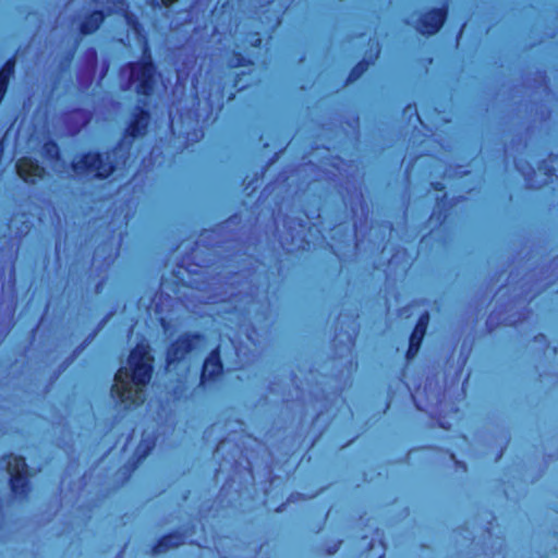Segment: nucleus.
<instances>
[{"label":"nucleus","mask_w":558,"mask_h":558,"mask_svg":"<svg viewBox=\"0 0 558 558\" xmlns=\"http://www.w3.org/2000/svg\"><path fill=\"white\" fill-rule=\"evenodd\" d=\"M153 357L148 353V347L136 345L130 353L126 365L121 366L114 375V384L111 393L122 403L138 405L144 402L142 389H134V386H146L153 373Z\"/></svg>","instance_id":"nucleus-1"},{"label":"nucleus","mask_w":558,"mask_h":558,"mask_svg":"<svg viewBox=\"0 0 558 558\" xmlns=\"http://www.w3.org/2000/svg\"><path fill=\"white\" fill-rule=\"evenodd\" d=\"M129 158L123 144L109 151H88L75 156L71 168L75 177L84 180H105L121 169Z\"/></svg>","instance_id":"nucleus-2"},{"label":"nucleus","mask_w":558,"mask_h":558,"mask_svg":"<svg viewBox=\"0 0 558 558\" xmlns=\"http://www.w3.org/2000/svg\"><path fill=\"white\" fill-rule=\"evenodd\" d=\"M121 86L137 94L149 95L155 84V68L151 62H133L121 69Z\"/></svg>","instance_id":"nucleus-3"},{"label":"nucleus","mask_w":558,"mask_h":558,"mask_svg":"<svg viewBox=\"0 0 558 558\" xmlns=\"http://www.w3.org/2000/svg\"><path fill=\"white\" fill-rule=\"evenodd\" d=\"M5 482L11 494L24 497L28 492L27 464L23 457L13 454L0 459V483Z\"/></svg>","instance_id":"nucleus-4"},{"label":"nucleus","mask_w":558,"mask_h":558,"mask_svg":"<svg viewBox=\"0 0 558 558\" xmlns=\"http://www.w3.org/2000/svg\"><path fill=\"white\" fill-rule=\"evenodd\" d=\"M204 343L202 333H184L180 336L167 350V363L171 365L185 359V356L198 350Z\"/></svg>","instance_id":"nucleus-5"},{"label":"nucleus","mask_w":558,"mask_h":558,"mask_svg":"<svg viewBox=\"0 0 558 558\" xmlns=\"http://www.w3.org/2000/svg\"><path fill=\"white\" fill-rule=\"evenodd\" d=\"M233 349V343L229 341L223 344L220 343L215 350L210 352L207 359L204 362L202 375H201V385H205L207 380L216 379L222 372V362H221V353L222 350Z\"/></svg>","instance_id":"nucleus-6"},{"label":"nucleus","mask_w":558,"mask_h":558,"mask_svg":"<svg viewBox=\"0 0 558 558\" xmlns=\"http://www.w3.org/2000/svg\"><path fill=\"white\" fill-rule=\"evenodd\" d=\"M98 63L97 51L88 48L82 58V65L77 74V81L83 89H87L93 83Z\"/></svg>","instance_id":"nucleus-7"},{"label":"nucleus","mask_w":558,"mask_h":558,"mask_svg":"<svg viewBox=\"0 0 558 558\" xmlns=\"http://www.w3.org/2000/svg\"><path fill=\"white\" fill-rule=\"evenodd\" d=\"M17 174L27 183H36L39 179H43L46 174V170L41 167L37 160L32 158L23 157L17 160L15 165Z\"/></svg>","instance_id":"nucleus-8"},{"label":"nucleus","mask_w":558,"mask_h":558,"mask_svg":"<svg viewBox=\"0 0 558 558\" xmlns=\"http://www.w3.org/2000/svg\"><path fill=\"white\" fill-rule=\"evenodd\" d=\"M92 119V112L86 109H74L63 114L62 121L71 136L76 135Z\"/></svg>","instance_id":"nucleus-9"},{"label":"nucleus","mask_w":558,"mask_h":558,"mask_svg":"<svg viewBox=\"0 0 558 558\" xmlns=\"http://www.w3.org/2000/svg\"><path fill=\"white\" fill-rule=\"evenodd\" d=\"M445 17V11L435 9L420 19L416 29L422 34H435L444 24Z\"/></svg>","instance_id":"nucleus-10"},{"label":"nucleus","mask_w":558,"mask_h":558,"mask_svg":"<svg viewBox=\"0 0 558 558\" xmlns=\"http://www.w3.org/2000/svg\"><path fill=\"white\" fill-rule=\"evenodd\" d=\"M149 123V114L146 111L140 110L134 114L126 133L130 137L135 138L145 134Z\"/></svg>","instance_id":"nucleus-11"},{"label":"nucleus","mask_w":558,"mask_h":558,"mask_svg":"<svg viewBox=\"0 0 558 558\" xmlns=\"http://www.w3.org/2000/svg\"><path fill=\"white\" fill-rule=\"evenodd\" d=\"M184 534L180 532L171 533L163 536L153 548L154 555H159L168 551L171 548H175L184 543Z\"/></svg>","instance_id":"nucleus-12"},{"label":"nucleus","mask_w":558,"mask_h":558,"mask_svg":"<svg viewBox=\"0 0 558 558\" xmlns=\"http://www.w3.org/2000/svg\"><path fill=\"white\" fill-rule=\"evenodd\" d=\"M105 15L100 10H96L84 19L80 25V32L83 35H89L96 32L104 22Z\"/></svg>","instance_id":"nucleus-13"},{"label":"nucleus","mask_w":558,"mask_h":558,"mask_svg":"<svg viewBox=\"0 0 558 558\" xmlns=\"http://www.w3.org/2000/svg\"><path fill=\"white\" fill-rule=\"evenodd\" d=\"M423 337H424V333H418L415 330L412 331V333L410 336V340H409V349L407 352L408 360H412L416 355V353L420 349L421 342L423 340Z\"/></svg>","instance_id":"nucleus-14"},{"label":"nucleus","mask_w":558,"mask_h":558,"mask_svg":"<svg viewBox=\"0 0 558 558\" xmlns=\"http://www.w3.org/2000/svg\"><path fill=\"white\" fill-rule=\"evenodd\" d=\"M107 319H104L96 331H94L92 335H89L83 342V344L81 347H78L72 354L71 357L66 359L64 361V363L62 364V368L65 369L74 360L75 357L77 356V354L83 350V348L85 345H87L90 341H93V339L96 337L97 332L104 327V325L106 324Z\"/></svg>","instance_id":"nucleus-15"},{"label":"nucleus","mask_w":558,"mask_h":558,"mask_svg":"<svg viewBox=\"0 0 558 558\" xmlns=\"http://www.w3.org/2000/svg\"><path fill=\"white\" fill-rule=\"evenodd\" d=\"M43 155L51 161L58 160L60 157L58 145L52 141L46 142L43 146Z\"/></svg>","instance_id":"nucleus-16"},{"label":"nucleus","mask_w":558,"mask_h":558,"mask_svg":"<svg viewBox=\"0 0 558 558\" xmlns=\"http://www.w3.org/2000/svg\"><path fill=\"white\" fill-rule=\"evenodd\" d=\"M371 63V61L368 60H363L362 62H360L350 73L349 75V78L348 81L349 82H354L355 80H357L367 69L368 64Z\"/></svg>","instance_id":"nucleus-17"},{"label":"nucleus","mask_w":558,"mask_h":558,"mask_svg":"<svg viewBox=\"0 0 558 558\" xmlns=\"http://www.w3.org/2000/svg\"><path fill=\"white\" fill-rule=\"evenodd\" d=\"M153 446V441L144 440L143 442L140 444L137 452L141 454V457H145Z\"/></svg>","instance_id":"nucleus-18"},{"label":"nucleus","mask_w":558,"mask_h":558,"mask_svg":"<svg viewBox=\"0 0 558 558\" xmlns=\"http://www.w3.org/2000/svg\"><path fill=\"white\" fill-rule=\"evenodd\" d=\"M428 322H429V314L427 312H425L424 314L421 315L417 323L421 324V326H423V325L427 326Z\"/></svg>","instance_id":"nucleus-19"},{"label":"nucleus","mask_w":558,"mask_h":558,"mask_svg":"<svg viewBox=\"0 0 558 558\" xmlns=\"http://www.w3.org/2000/svg\"><path fill=\"white\" fill-rule=\"evenodd\" d=\"M426 328H427L426 325L421 326V324L417 323L415 328H414V330L417 331L418 333H424L425 335Z\"/></svg>","instance_id":"nucleus-20"},{"label":"nucleus","mask_w":558,"mask_h":558,"mask_svg":"<svg viewBox=\"0 0 558 558\" xmlns=\"http://www.w3.org/2000/svg\"><path fill=\"white\" fill-rule=\"evenodd\" d=\"M149 5L153 8L159 7V0H146Z\"/></svg>","instance_id":"nucleus-21"},{"label":"nucleus","mask_w":558,"mask_h":558,"mask_svg":"<svg viewBox=\"0 0 558 558\" xmlns=\"http://www.w3.org/2000/svg\"><path fill=\"white\" fill-rule=\"evenodd\" d=\"M177 0H161V2L166 5V7H170L172 3H174Z\"/></svg>","instance_id":"nucleus-22"},{"label":"nucleus","mask_w":558,"mask_h":558,"mask_svg":"<svg viewBox=\"0 0 558 558\" xmlns=\"http://www.w3.org/2000/svg\"><path fill=\"white\" fill-rule=\"evenodd\" d=\"M414 111H416V108H413ZM405 113H412V106H408L404 110Z\"/></svg>","instance_id":"nucleus-23"},{"label":"nucleus","mask_w":558,"mask_h":558,"mask_svg":"<svg viewBox=\"0 0 558 558\" xmlns=\"http://www.w3.org/2000/svg\"><path fill=\"white\" fill-rule=\"evenodd\" d=\"M118 10H119V11H124V10H125V8H124V3H123V2H120V3L118 4Z\"/></svg>","instance_id":"nucleus-24"},{"label":"nucleus","mask_w":558,"mask_h":558,"mask_svg":"<svg viewBox=\"0 0 558 558\" xmlns=\"http://www.w3.org/2000/svg\"><path fill=\"white\" fill-rule=\"evenodd\" d=\"M260 38H256L254 41H252L253 46H258L260 44Z\"/></svg>","instance_id":"nucleus-25"},{"label":"nucleus","mask_w":558,"mask_h":558,"mask_svg":"<svg viewBox=\"0 0 558 558\" xmlns=\"http://www.w3.org/2000/svg\"><path fill=\"white\" fill-rule=\"evenodd\" d=\"M132 19H133L132 16L126 15V20H128V23H129V24H131V23H132Z\"/></svg>","instance_id":"nucleus-26"},{"label":"nucleus","mask_w":558,"mask_h":558,"mask_svg":"<svg viewBox=\"0 0 558 558\" xmlns=\"http://www.w3.org/2000/svg\"><path fill=\"white\" fill-rule=\"evenodd\" d=\"M379 54V49H378V44H376V58L378 57Z\"/></svg>","instance_id":"nucleus-27"}]
</instances>
